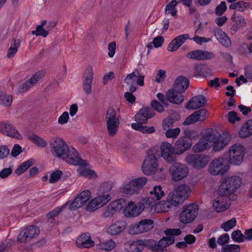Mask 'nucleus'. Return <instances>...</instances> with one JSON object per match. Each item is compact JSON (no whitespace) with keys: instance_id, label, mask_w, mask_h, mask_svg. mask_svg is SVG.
<instances>
[{"instance_id":"obj_1","label":"nucleus","mask_w":252,"mask_h":252,"mask_svg":"<svg viewBox=\"0 0 252 252\" xmlns=\"http://www.w3.org/2000/svg\"><path fill=\"white\" fill-rule=\"evenodd\" d=\"M51 152L54 157L65 159L70 164H84L85 161L73 148H69L63 139L59 136L52 138L49 142Z\"/></svg>"},{"instance_id":"obj_2","label":"nucleus","mask_w":252,"mask_h":252,"mask_svg":"<svg viewBox=\"0 0 252 252\" xmlns=\"http://www.w3.org/2000/svg\"><path fill=\"white\" fill-rule=\"evenodd\" d=\"M208 142L214 143L213 150L219 151L227 145L230 140L229 137L226 134H220L216 129L212 128L206 130L203 136Z\"/></svg>"},{"instance_id":"obj_3","label":"nucleus","mask_w":252,"mask_h":252,"mask_svg":"<svg viewBox=\"0 0 252 252\" xmlns=\"http://www.w3.org/2000/svg\"><path fill=\"white\" fill-rule=\"evenodd\" d=\"M159 157V151L155 149H151L148 152V156L144 160L142 166L143 173L147 175H151L162 171L158 169V158Z\"/></svg>"},{"instance_id":"obj_4","label":"nucleus","mask_w":252,"mask_h":252,"mask_svg":"<svg viewBox=\"0 0 252 252\" xmlns=\"http://www.w3.org/2000/svg\"><path fill=\"white\" fill-rule=\"evenodd\" d=\"M242 183V179L239 176H232L225 179L219 188V194L227 196L235 192Z\"/></svg>"},{"instance_id":"obj_5","label":"nucleus","mask_w":252,"mask_h":252,"mask_svg":"<svg viewBox=\"0 0 252 252\" xmlns=\"http://www.w3.org/2000/svg\"><path fill=\"white\" fill-rule=\"evenodd\" d=\"M242 183V179L239 176H232L225 179L219 188V194L227 196L235 192Z\"/></svg>"},{"instance_id":"obj_6","label":"nucleus","mask_w":252,"mask_h":252,"mask_svg":"<svg viewBox=\"0 0 252 252\" xmlns=\"http://www.w3.org/2000/svg\"><path fill=\"white\" fill-rule=\"evenodd\" d=\"M242 183V179L239 176H232L225 179L219 188V194L227 196L235 192Z\"/></svg>"},{"instance_id":"obj_7","label":"nucleus","mask_w":252,"mask_h":252,"mask_svg":"<svg viewBox=\"0 0 252 252\" xmlns=\"http://www.w3.org/2000/svg\"><path fill=\"white\" fill-rule=\"evenodd\" d=\"M105 120L109 135L113 137L116 135L120 125V117L114 109L110 107L107 109Z\"/></svg>"},{"instance_id":"obj_8","label":"nucleus","mask_w":252,"mask_h":252,"mask_svg":"<svg viewBox=\"0 0 252 252\" xmlns=\"http://www.w3.org/2000/svg\"><path fill=\"white\" fill-rule=\"evenodd\" d=\"M198 205L196 203H190L184 205L179 215V220L184 224L194 221L198 215Z\"/></svg>"},{"instance_id":"obj_9","label":"nucleus","mask_w":252,"mask_h":252,"mask_svg":"<svg viewBox=\"0 0 252 252\" xmlns=\"http://www.w3.org/2000/svg\"><path fill=\"white\" fill-rule=\"evenodd\" d=\"M172 180L177 182L187 177L189 174L188 166L184 163L174 162L169 168Z\"/></svg>"},{"instance_id":"obj_10","label":"nucleus","mask_w":252,"mask_h":252,"mask_svg":"<svg viewBox=\"0 0 252 252\" xmlns=\"http://www.w3.org/2000/svg\"><path fill=\"white\" fill-rule=\"evenodd\" d=\"M245 149L240 144H235L231 146L228 151L229 162L232 164L240 165L243 161Z\"/></svg>"},{"instance_id":"obj_11","label":"nucleus","mask_w":252,"mask_h":252,"mask_svg":"<svg viewBox=\"0 0 252 252\" xmlns=\"http://www.w3.org/2000/svg\"><path fill=\"white\" fill-rule=\"evenodd\" d=\"M144 76L140 75L138 70L135 69L132 73L127 75L124 81L129 86V91L134 92L136 90V84L140 86L144 85Z\"/></svg>"},{"instance_id":"obj_12","label":"nucleus","mask_w":252,"mask_h":252,"mask_svg":"<svg viewBox=\"0 0 252 252\" xmlns=\"http://www.w3.org/2000/svg\"><path fill=\"white\" fill-rule=\"evenodd\" d=\"M111 199L109 193L97 194V196L89 202L87 206V210L94 212L106 204Z\"/></svg>"},{"instance_id":"obj_13","label":"nucleus","mask_w":252,"mask_h":252,"mask_svg":"<svg viewBox=\"0 0 252 252\" xmlns=\"http://www.w3.org/2000/svg\"><path fill=\"white\" fill-rule=\"evenodd\" d=\"M39 232V229L36 226L30 225L19 233L17 240L21 243L30 241L32 239L37 237Z\"/></svg>"},{"instance_id":"obj_14","label":"nucleus","mask_w":252,"mask_h":252,"mask_svg":"<svg viewBox=\"0 0 252 252\" xmlns=\"http://www.w3.org/2000/svg\"><path fill=\"white\" fill-rule=\"evenodd\" d=\"M191 192L190 187L186 184H182L176 187L169 194L170 196L178 201V205L185 200Z\"/></svg>"},{"instance_id":"obj_15","label":"nucleus","mask_w":252,"mask_h":252,"mask_svg":"<svg viewBox=\"0 0 252 252\" xmlns=\"http://www.w3.org/2000/svg\"><path fill=\"white\" fill-rule=\"evenodd\" d=\"M154 227V221L151 219H144L138 223L132 225L129 229V233L138 234L150 230Z\"/></svg>"},{"instance_id":"obj_16","label":"nucleus","mask_w":252,"mask_h":252,"mask_svg":"<svg viewBox=\"0 0 252 252\" xmlns=\"http://www.w3.org/2000/svg\"><path fill=\"white\" fill-rule=\"evenodd\" d=\"M223 161V158L213 160L209 166V172L214 176L224 175L227 171L228 167L224 164Z\"/></svg>"},{"instance_id":"obj_17","label":"nucleus","mask_w":252,"mask_h":252,"mask_svg":"<svg viewBox=\"0 0 252 252\" xmlns=\"http://www.w3.org/2000/svg\"><path fill=\"white\" fill-rule=\"evenodd\" d=\"M187 162L195 168H202L208 162V158L204 155L191 154L188 155L186 158Z\"/></svg>"},{"instance_id":"obj_18","label":"nucleus","mask_w":252,"mask_h":252,"mask_svg":"<svg viewBox=\"0 0 252 252\" xmlns=\"http://www.w3.org/2000/svg\"><path fill=\"white\" fill-rule=\"evenodd\" d=\"M144 203L139 202L135 204L132 201L129 202L124 210V214L126 217H135L139 215L144 210Z\"/></svg>"},{"instance_id":"obj_19","label":"nucleus","mask_w":252,"mask_h":252,"mask_svg":"<svg viewBox=\"0 0 252 252\" xmlns=\"http://www.w3.org/2000/svg\"><path fill=\"white\" fill-rule=\"evenodd\" d=\"M186 56L188 59L196 61L211 60L215 57V55L211 52L199 49L189 52Z\"/></svg>"},{"instance_id":"obj_20","label":"nucleus","mask_w":252,"mask_h":252,"mask_svg":"<svg viewBox=\"0 0 252 252\" xmlns=\"http://www.w3.org/2000/svg\"><path fill=\"white\" fill-rule=\"evenodd\" d=\"M44 74L45 72L43 71L36 72L30 79L19 86L18 93H22L29 90L44 76Z\"/></svg>"},{"instance_id":"obj_21","label":"nucleus","mask_w":252,"mask_h":252,"mask_svg":"<svg viewBox=\"0 0 252 252\" xmlns=\"http://www.w3.org/2000/svg\"><path fill=\"white\" fill-rule=\"evenodd\" d=\"M0 132L4 135L22 139V135L15 127L9 122H0Z\"/></svg>"},{"instance_id":"obj_22","label":"nucleus","mask_w":252,"mask_h":252,"mask_svg":"<svg viewBox=\"0 0 252 252\" xmlns=\"http://www.w3.org/2000/svg\"><path fill=\"white\" fill-rule=\"evenodd\" d=\"M91 195V193L89 190L81 192L69 205L70 210H76L83 206L90 199Z\"/></svg>"},{"instance_id":"obj_23","label":"nucleus","mask_w":252,"mask_h":252,"mask_svg":"<svg viewBox=\"0 0 252 252\" xmlns=\"http://www.w3.org/2000/svg\"><path fill=\"white\" fill-rule=\"evenodd\" d=\"M91 195V193L89 190L81 192L69 205L70 210H76L83 206L90 199Z\"/></svg>"},{"instance_id":"obj_24","label":"nucleus","mask_w":252,"mask_h":252,"mask_svg":"<svg viewBox=\"0 0 252 252\" xmlns=\"http://www.w3.org/2000/svg\"><path fill=\"white\" fill-rule=\"evenodd\" d=\"M91 195V193L89 190L81 192L69 205L70 210H76L83 206L90 199Z\"/></svg>"},{"instance_id":"obj_25","label":"nucleus","mask_w":252,"mask_h":252,"mask_svg":"<svg viewBox=\"0 0 252 252\" xmlns=\"http://www.w3.org/2000/svg\"><path fill=\"white\" fill-rule=\"evenodd\" d=\"M208 116L206 109L204 108L199 109L188 117L183 122V125H189L198 121H203Z\"/></svg>"},{"instance_id":"obj_26","label":"nucleus","mask_w":252,"mask_h":252,"mask_svg":"<svg viewBox=\"0 0 252 252\" xmlns=\"http://www.w3.org/2000/svg\"><path fill=\"white\" fill-rule=\"evenodd\" d=\"M192 141L189 138L184 137L180 138L174 145V152L175 155H180L189 149L192 145Z\"/></svg>"},{"instance_id":"obj_27","label":"nucleus","mask_w":252,"mask_h":252,"mask_svg":"<svg viewBox=\"0 0 252 252\" xmlns=\"http://www.w3.org/2000/svg\"><path fill=\"white\" fill-rule=\"evenodd\" d=\"M231 21L233 23L230 28V32L233 34L241 28L245 27L246 22L244 18L239 13L234 11L231 17Z\"/></svg>"},{"instance_id":"obj_28","label":"nucleus","mask_w":252,"mask_h":252,"mask_svg":"<svg viewBox=\"0 0 252 252\" xmlns=\"http://www.w3.org/2000/svg\"><path fill=\"white\" fill-rule=\"evenodd\" d=\"M178 201L174 200L169 194L166 200L162 201L156 205V210L158 212H168L173 207L177 206Z\"/></svg>"},{"instance_id":"obj_29","label":"nucleus","mask_w":252,"mask_h":252,"mask_svg":"<svg viewBox=\"0 0 252 252\" xmlns=\"http://www.w3.org/2000/svg\"><path fill=\"white\" fill-rule=\"evenodd\" d=\"M189 38V34H183L176 36L168 44L167 50L170 52L177 51Z\"/></svg>"},{"instance_id":"obj_30","label":"nucleus","mask_w":252,"mask_h":252,"mask_svg":"<svg viewBox=\"0 0 252 252\" xmlns=\"http://www.w3.org/2000/svg\"><path fill=\"white\" fill-rule=\"evenodd\" d=\"M155 113L150 107L141 109L135 116V120L137 123H146L149 119L153 118Z\"/></svg>"},{"instance_id":"obj_31","label":"nucleus","mask_w":252,"mask_h":252,"mask_svg":"<svg viewBox=\"0 0 252 252\" xmlns=\"http://www.w3.org/2000/svg\"><path fill=\"white\" fill-rule=\"evenodd\" d=\"M206 98L203 95H198L192 97L187 103L185 107L188 109H196L202 107L206 103Z\"/></svg>"},{"instance_id":"obj_32","label":"nucleus","mask_w":252,"mask_h":252,"mask_svg":"<svg viewBox=\"0 0 252 252\" xmlns=\"http://www.w3.org/2000/svg\"><path fill=\"white\" fill-rule=\"evenodd\" d=\"M86 73V76L83 81V88L87 94H90L92 92V85L94 78V71L91 66L87 68Z\"/></svg>"},{"instance_id":"obj_33","label":"nucleus","mask_w":252,"mask_h":252,"mask_svg":"<svg viewBox=\"0 0 252 252\" xmlns=\"http://www.w3.org/2000/svg\"><path fill=\"white\" fill-rule=\"evenodd\" d=\"M166 97L169 102L178 105L181 104L184 100L183 94L173 88L166 92Z\"/></svg>"},{"instance_id":"obj_34","label":"nucleus","mask_w":252,"mask_h":252,"mask_svg":"<svg viewBox=\"0 0 252 252\" xmlns=\"http://www.w3.org/2000/svg\"><path fill=\"white\" fill-rule=\"evenodd\" d=\"M76 243L78 247L88 249L94 245V242L91 240L89 233H85L81 235L77 239Z\"/></svg>"},{"instance_id":"obj_35","label":"nucleus","mask_w":252,"mask_h":252,"mask_svg":"<svg viewBox=\"0 0 252 252\" xmlns=\"http://www.w3.org/2000/svg\"><path fill=\"white\" fill-rule=\"evenodd\" d=\"M150 193L148 201L150 205L155 204L156 202L160 200L164 194L160 186L154 187L153 189L150 191Z\"/></svg>"},{"instance_id":"obj_36","label":"nucleus","mask_w":252,"mask_h":252,"mask_svg":"<svg viewBox=\"0 0 252 252\" xmlns=\"http://www.w3.org/2000/svg\"><path fill=\"white\" fill-rule=\"evenodd\" d=\"M214 35L221 45L226 47H229L231 41L227 34L220 28L214 30Z\"/></svg>"},{"instance_id":"obj_37","label":"nucleus","mask_w":252,"mask_h":252,"mask_svg":"<svg viewBox=\"0 0 252 252\" xmlns=\"http://www.w3.org/2000/svg\"><path fill=\"white\" fill-rule=\"evenodd\" d=\"M223 196L217 197L214 201L213 207L217 212H221L227 210L229 205L227 202V199L224 198Z\"/></svg>"},{"instance_id":"obj_38","label":"nucleus","mask_w":252,"mask_h":252,"mask_svg":"<svg viewBox=\"0 0 252 252\" xmlns=\"http://www.w3.org/2000/svg\"><path fill=\"white\" fill-rule=\"evenodd\" d=\"M189 85V80L183 76H179L176 78L173 85V89L180 92L182 94Z\"/></svg>"},{"instance_id":"obj_39","label":"nucleus","mask_w":252,"mask_h":252,"mask_svg":"<svg viewBox=\"0 0 252 252\" xmlns=\"http://www.w3.org/2000/svg\"><path fill=\"white\" fill-rule=\"evenodd\" d=\"M126 223L124 221H118L107 228V232L111 235H116L121 233L126 227Z\"/></svg>"},{"instance_id":"obj_40","label":"nucleus","mask_w":252,"mask_h":252,"mask_svg":"<svg viewBox=\"0 0 252 252\" xmlns=\"http://www.w3.org/2000/svg\"><path fill=\"white\" fill-rule=\"evenodd\" d=\"M239 134L240 137L244 138L252 135V120H249L244 123L240 130Z\"/></svg>"},{"instance_id":"obj_41","label":"nucleus","mask_w":252,"mask_h":252,"mask_svg":"<svg viewBox=\"0 0 252 252\" xmlns=\"http://www.w3.org/2000/svg\"><path fill=\"white\" fill-rule=\"evenodd\" d=\"M85 161L84 164H79V166L77 172L80 176H83L89 178H92L96 177V174L95 172L92 170L88 169L86 167L87 166V162L86 160H83Z\"/></svg>"},{"instance_id":"obj_42","label":"nucleus","mask_w":252,"mask_h":252,"mask_svg":"<svg viewBox=\"0 0 252 252\" xmlns=\"http://www.w3.org/2000/svg\"><path fill=\"white\" fill-rule=\"evenodd\" d=\"M174 242V239L172 236H166L162 238L157 242L158 252H164L167 246Z\"/></svg>"},{"instance_id":"obj_43","label":"nucleus","mask_w":252,"mask_h":252,"mask_svg":"<svg viewBox=\"0 0 252 252\" xmlns=\"http://www.w3.org/2000/svg\"><path fill=\"white\" fill-rule=\"evenodd\" d=\"M142 123H135L131 124V127L136 130L142 132L144 133H152L155 131V129L154 126H146L142 125Z\"/></svg>"},{"instance_id":"obj_44","label":"nucleus","mask_w":252,"mask_h":252,"mask_svg":"<svg viewBox=\"0 0 252 252\" xmlns=\"http://www.w3.org/2000/svg\"><path fill=\"white\" fill-rule=\"evenodd\" d=\"M35 162V159L33 158H30L27 161L23 162L18 166V167L15 170V174L18 175H21L25 171H26L29 168L32 166Z\"/></svg>"},{"instance_id":"obj_45","label":"nucleus","mask_w":252,"mask_h":252,"mask_svg":"<svg viewBox=\"0 0 252 252\" xmlns=\"http://www.w3.org/2000/svg\"><path fill=\"white\" fill-rule=\"evenodd\" d=\"M250 7L249 2L242 0H239L235 3L230 4L229 6L230 9H235L239 12H244Z\"/></svg>"},{"instance_id":"obj_46","label":"nucleus","mask_w":252,"mask_h":252,"mask_svg":"<svg viewBox=\"0 0 252 252\" xmlns=\"http://www.w3.org/2000/svg\"><path fill=\"white\" fill-rule=\"evenodd\" d=\"M20 45L19 40L13 39L11 43V45L7 51V57L8 59L13 58L18 51V49Z\"/></svg>"},{"instance_id":"obj_47","label":"nucleus","mask_w":252,"mask_h":252,"mask_svg":"<svg viewBox=\"0 0 252 252\" xmlns=\"http://www.w3.org/2000/svg\"><path fill=\"white\" fill-rule=\"evenodd\" d=\"M210 147V145L205 138L203 137L193 146L194 152H200Z\"/></svg>"},{"instance_id":"obj_48","label":"nucleus","mask_w":252,"mask_h":252,"mask_svg":"<svg viewBox=\"0 0 252 252\" xmlns=\"http://www.w3.org/2000/svg\"><path fill=\"white\" fill-rule=\"evenodd\" d=\"M13 101L11 94H6L2 91L0 90V104L4 106H10Z\"/></svg>"},{"instance_id":"obj_49","label":"nucleus","mask_w":252,"mask_h":252,"mask_svg":"<svg viewBox=\"0 0 252 252\" xmlns=\"http://www.w3.org/2000/svg\"><path fill=\"white\" fill-rule=\"evenodd\" d=\"M164 41V38L161 36H158L155 37L152 42H150L146 46L148 49V52H149L150 50L153 48V46L156 48H158L162 46Z\"/></svg>"},{"instance_id":"obj_50","label":"nucleus","mask_w":252,"mask_h":252,"mask_svg":"<svg viewBox=\"0 0 252 252\" xmlns=\"http://www.w3.org/2000/svg\"><path fill=\"white\" fill-rule=\"evenodd\" d=\"M113 183L111 182H106L102 183L97 188V194H107L111 190Z\"/></svg>"},{"instance_id":"obj_51","label":"nucleus","mask_w":252,"mask_h":252,"mask_svg":"<svg viewBox=\"0 0 252 252\" xmlns=\"http://www.w3.org/2000/svg\"><path fill=\"white\" fill-rule=\"evenodd\" d=\"M116 246L115 242L112 240L106 241L103 243L97 244L96 247L97 249L106 251H111L113 250Z\"/></svg>"},{"instance_id":"obj_52","label":"nucleus","mask_w":252,"mask_h":252,"mask_svg":"<svg viewBox=\"0 0 252 252\" xmlns=\"http://www.w3.org/2000/svg\"><path fill=\"white\" fill-rule=\"evenodd\" d=\"M28 138L30 140L32 141L38 147L45 148L48 145L46 140L34 134H32V135H30Z\"/></svg>"},{"instance_id":"obj_53","label":"nucleus","mask_w":252,"mask_h":252,"mask_svg":"<svg viewBox=\"0 0 252 252\" xmlns=\"http://www.w3.org/2000/svg\"><path fill=\"white\" fill-rule=\"evenodd\" d=\"M126 202L125 199L120 198L112 202L109 205L116 212L121 210L126 206Z\"/></svg>"},{"instance_id":"obj_54","label":"nucleus","mask_w":252,"mask_h":252,"mask_svg":"<svg viewBox=\"0 0 252 252\" xmlns=\"http://www.w3.org/2000/svg\"><path fill=\"white\" fill-rule=\"evenodd\" d=\"M178 2L176 0H172L168 4H167L165 8V13L166 14H170L172 16H174L177 14V11L175 9Z\"/></svg>"},{"instance_id":"obj_55","label":"nucleus","mask_w":252,"mask_h":252,"mask_svg":"<svg viewBox=\"0 0 252 252\" xmlns=\"http://www.w3.org/2000/svg\"><path fill=\"white\" fill-rule=\"evenodd\" d=\"M144 241L142 240H137L133 241L130 245V249L132 252H139L143 250Z\"/></svg>"},{"instance_id":"obj_56","label":"nucleus","mask_w":252,"mask_h":252,"mask_svg":"<svg viewBox=\"0 0 252 252\" xmlns=\"http://www.w3.org/2000/svg\"><path fill=\"white\" fill-rule=\"evenodd\" d=\"M46 23V21H43L40 25L37 27L36 31H32V34H34L37 36L46 37L49 32L48 30H45V28H43V26H45Z\"/></svg>"},{"instance_id":"obj_57","label":"nucleus","mask_w":252,"mask_h":252,"mask_svg":"<svg viewBox=\"0 0 252 252\" xmlns=\"http://www.w3.org/2000/svg\"><path fill=\"white\" fill-rule=\"evenodd\" d=\"M240 247L236 244H227L221 247V252H239Z\"/></svg>"},{"instance_id":"obj_58","label":"nucleus","mask_w":252,"mask_h":252,"mask_svg":"<svg viewBox=\"0 0 252 252\" xmlns=\"http://www.w3.org/2000/svg\"><path fill=\"white\" fill-rule=\"evenodd\" d=\"M160 155L169 163H173L177 161L176 157L173 153V149L170 150L169 152L164 153Z\"/></svg>"},{"instance_id":"obj_59","label":"nucleus","mask_w":252,"mask_h":252,"mask_svg":"<svg viewBox=\"0 0 252 252\" xmlns=\"http://www.w3.org/2000/svg\"><path fill=\"white\" fill-rule=\"evenodd\" d=\"M194 71L196 73L199 75L205 76L209 72L210 70L209 68L205 65L198 64L196 65L194 67Z\"/></svg>"},{"instance_id":"obj_60","label":"nucleus","mask_w":252,"mask_h":252,"mask_svg":"<svg viewBox=\"0 0 252 252\" xmlns=\"http://www.w3.org/2000/svg\"><path fill=\"white\" fill-rule=\"evenodd\" d=\"M236 224V220L235 218H232L231 220L223 223L220 228L223 229L225 232H227L233 228Z\"/></svg>"},{"instance_id":"obj_61","label":"nucleus","mask_w":252,"mask_h":252,"mask_svg":"<svg viewBox=\"0 0 252 252\" xmlns=\"http://www.w3.org/2000/svg\"><path fill=\"white\" fill-rule=\"evenodd\" d=\"M147 182V179L145 177H139L132 180V183L135 186L137 191L142 189Z\"/></svg>"},{"instance_id":"obj_62","label":"nucleus","mask_w":252,"mask_h":252,"mask_svg":"<svg viewBox=\"0 0 252 252\" xmlns=\"http://www.w3.org/2000/svg\"><path fill=\"white\" fill-rule=\"evenodd\" d=\"M231 238L235 242L242 243L244 242V235L240 230L234 231L231 234Z\"/></svg>"},{"instance_id":"obj_63","label":"nucleus","mask_w":252,"mask_h":252,"mask_svg":"<svg viewBox=\"0 0 252 252\" xmlns=\"http://www.w3.org/2000/svg\"><path fill=\"white\" fill-rule=\"evenodd\" d=\"M123 192L126 194H133L137 191L135 186L132 183V180L126 184L123 189Z\"/></svg>"},{"instance_id":"obj_64","label":"nucleus","mask_w":252,"mask_h":252,"mask_svg":"<svg viewBox=\"0 0 252 252\" xmlns=\"http://www.w3.org/2000/svg\"><path fill=\"white\" fill-rule=\"evenodd\" d=\"M165 136L167 138H176L180 133V129L179 127L169 128L165 130Z\"/></svg>"}]
</instances>
